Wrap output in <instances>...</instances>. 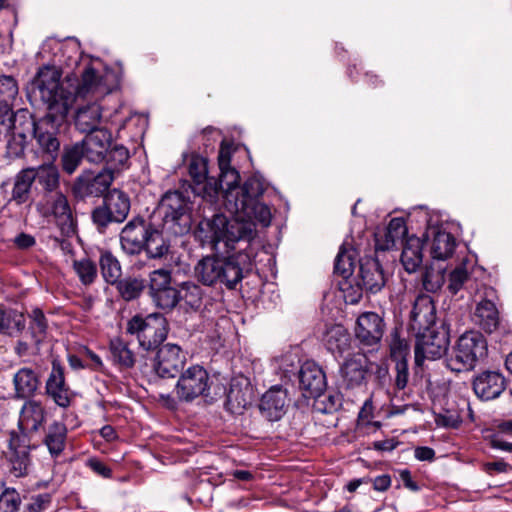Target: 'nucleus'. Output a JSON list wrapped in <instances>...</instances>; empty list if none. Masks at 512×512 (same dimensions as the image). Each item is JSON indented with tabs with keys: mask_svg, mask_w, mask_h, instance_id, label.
Returning a JSON list of instances; mask_svg holds the SVG:
<instances>
[{
	"mask_svg": "<svg viewBox=\"0 0 512 512\" xmlns=\"http://www.w3.org/2000/svg\"><path fill=\"white\" fill-rule=\"evenodd\" d=\"M253 233L251 223L228 221L224 214L202 220L197 230L202 245H208L225 256H206L199 260L194 268L196 279L206 286L220 285L228 290L236 289L244 277V270L251 266L249 247Z\"/></svg>",
	"mask_w": 512,
	"mask_h": 512,
	"instance_id": "obj_1",
	"label": "nucleus"
},
{
	"mask_svg": "<svg viewBox=\"0 0 512 512\" xmlns=\"http://www.w3.org/2000/svg\"><path fill=\"white\" fill-rule=\"evenodd\" d=\"M40 53L43 57L52 55L50 63L62 74L66 73L68 81L81 77L76 87L78 97L107 96L119 87L120 74L111 68H96L91 59L83 56L77 43L50 39L45 41Z\"/></svg>",
	"mask_w": 512,
	"mask_h": 512,
	"instance_id": "obj_2",
	"label": "nucleus"
},
{
	"mask_svg": "<svg viewBox=\"0 0 512 512\" xmlns=\"http://www.w3.org/2000/svg\"><path fill=\"white\" fill-rule=\"evenodd\" d=\"M62 73L50 62L39 68L32 84L38 90L41 100L47 105L48 112L61 111L69 112L75 98L78 97L76 89L70 91L60 83Z\"/></svg>",
	"mask_w": 512,
	"mask_h": 512,
	"instance_id": "obj_3",
	"label": "nucleus"
},
{
	"mask_svg": "<svg viewBox=\"0 0 512 512\" xmlns=\"http://www.w3.org/2000/svg\"><path fill=\"white\" fill-rule=\"evenodd\" d=\"M61 111L48 112L38 120L33 136L35 141V153L44 162H54L60 152V133L67 127V115L65 107Z\"/></svg>",
	"mask_w": 512,
	"mask_h": 512,
	"instance_id": "obj_4",
	"label": "nucleus"
},
{
	"mask_svg": "<svg viewBox=\"0 0 512 512\" xmlns=\"http://www.w3.org/2000/svg\"><path fill=\"white\" fill-rule=\"evenodd\" d=\"M488 354V344L484 335L478 331L462 334L447 355V368L453 372H469L483 361Z\"/></svg>",
	"mask_w": 512,
	"mask_h": 512,
	"instance_id": "obj_5",
	"label": "nucleus"
},
{
	"mask_svg": "<svg viewBox=\"0 0 512 512\" xmlns=\"http://www.w3.org/2000/svg\"><path fill=\"white\" fill-rule=\"evenodd\" d=\"M126 332L136 336L143 350L154 351L167 338V321L160 313H152L146 317L135 315L128 321Z\"/></svg>",
	"mask_w": 512,
	"mask_h": 512,
	"instance_id": "obj_6",
	"label": "nucleus"
},
{
	"mask_svg": "<svg viewBox=\"0 0 512 512\" xmlns=\"http://www.w3.org/2000/svg\"><path fill=\"white\" fill-rule=\"evenodd\" d=\"M163 227L175 236L184 235L191 228L189 201L180 191L166 192L159 204Z\"/></svg>",
	"mask_w": 512,
	"mask_h": 512,
	"instance_id": "obj_7",
	"label": "nucleus"
},
{
	"mask_svg": "<svg viewBox=\"0 0 512 512\" xmlns=\"http://www.w3.org/2000/svg\"><path fill=\"white\" fill-rule=\"evenodd\" d=\"M416 334L414 354L417 366H421L425 360H437L447 353L450 339L449 326L445 323Z\"/></svg>",
	"mask_w": 512,
	"mask_h": 512,
	"instance_id": "obj_8",
	"label": "nucleus"
},
{
	"mask_svg": "<svg viewBox=\"0 0 512 512\" xmlns=\"http://www.w3.org/2000/svg\"><path fill=\"white\" fill-rule=\"evenodd\" d=\"M148 289L152 302L159 309L171 311L181 301V291L173 284L169 269L159 268L150 272Z\"/></svg>",
	"mask_w": 512,
	"mask_h": 512,
	"instance_id": "obj_9",
	"label": "nucleus"
},
{
	"mask_svg": "<svg viewBox=\"0 0 512 512\" xmlns=\"http://www.w3.org/2000/svg\"><path fill=\"white\" fill-rule=\"evenodd\" d=\"M211 384L207 370L200 365H192L180 375L175 393L179 401L190 403L199 397L207 398L210 395Z\"/></svg>",
	"mask_w": 512,
	"mask_h": 512,
	"instance_id": "obj_10",
	"label": "nucleus"
},
{
	"mask_svg": "<svg viewBox=\"0 0 512 512\" xmlns=\"http://www.w3.org/2000/svg\"><path fill=\"white\" fill-rule=\"evenodd\" d=\"M5 459L10 475L16 478L28 475L31 458L29 438L26 433H17L15 431L10 433Z\"/></svg>",
	"mask_w": 512,
	"mask_h": 512,
	"instance_id": "obj_11",
	"label": "nucleus"
},
{
	"mask_svg": "<svg viewBox=\"0 0 512 512\" xmlns=\"http://www.w3.org/2000/svg\"><path fill=\"white\" fill-rule=\"evenodd\" d=\"M153 226L151 221L142 216H136L129 220L119 235L122 251L129 256L141 254Z\"/></svg>",
	"mask_w": 512,
	"mask_h": 512,
	"instance_id": "obj_12",
	"label": "nucleus"
},
{
	"mask_svg": "<svg viewBox=\"0 0 512 512\" xmlns=\"http://www.w3.org/2000/svg\"><path fill=\"white\" fill-rule=\"evenodd\" d=\"M114 180L110 170H101L97 174L86 172L80 175L74 185L73 194L76 198L100 197L107 192Z\"/></svg>",
	"mask_w": 512,
	"mask_h": 512,
	"instance_id": "obj_13",
	"label": "nucleus"
},
{
	"mask_svg": "<svg viewBox=\"0 0 512 512\" xmlns=\"http://www.w3.org/2000/svg\"><path fill=\"white\" fill-rule=\"evenodd\" d=\"M185 362L186 356L180 346L167 343L158 349L154 369L162 378H173L183 370Z\"/></svg>",
	"mask_w": 512,
	"mask_h": 512,
	"instance_id": "obj_14",
	"label": "nucleus"
},
{
	"mask_svg": "<svg viewBox=\"0 0 512 512\" xmlns=\"http://www.w3.org/2000/svg\"><path fill=\"white\" fill-rule=\"evenodd\" d=\"M384 321L375 312H364L356 321L355 337L364 347L377 346L384 333Z\"/></svg>",
	"mask_w": 512,
	"mask_h": 512,
	"instance_id": "obj_15",
	"label": "nucleus"
},
{
	"mask_svg": "<svg viewBox=\"0 0 512 512\" xmlns=\"http://www.w3.org/2000/svg\"><path fill=\"white\" fill-rule=\"evenodd\" d=\"M37 125L38 120H35L27 108H21L15 112L11 109L8 113L0 114V126L3 133H13L22 138H33Z\"/></svg>",
	"mask_w": 512,
	"mask_h": 512,
	"instance_id": "obj_16",
	"label": "nucleus"
},
{
	"mask_svg": "<svg viewBox=\"0 0 512 512\" xmlns=\"http://www.w3.org/2000/svg\"><path fill=\"white\" fill-rule=\"evenodd\" d=\"M105 96L96 97L89 94L85 98H91L92 101L87 102L77 108L74 116V124L76 129L85 134H90L99 131L103 107L99 103Z\"/></svg>",
	"mask_w": 512,
	"mask_h": 512,
	"instance_id": "obj_17",
	"label": "nucleus"
},
{
	"mask_svg": "<svg viewBox=\"0 0 512 512\" xmlns=\"http://www.w3.org/2000/svg\"><path fill=\"white\" fill-rule=\"evenodd\" d=\"M263 193V182L256 176L249 177L237 193L229 191L226 196L225 210L229 213H239V207H245L259 200Z\"/></svg>",
	"mask_w": 512,
	"mask_h": 512,
	"instance_id": "obj_18",
	"label": "nucleus"
},
{
	"mask_svg": "<svg viewBox=\"0 0 512 512\" xmlns=\"http://www.w3.org/2000/svg\"><path fill=\"white\" fill-rule=\"evenodd\" d=\"M46 395L61 407L68 408L72 401V392L66 384L64 368L58 361L52 362V369L45 384Z\"/></svg>",
	"mask_w": 512,
	"mask_h": 512,
	"instance_id": "obj_19",
	"label": "nucleus"
},
{
	"mask_svg": "<svg viewBox=\"0 0 512 512\" xmlns=\"http://www.w3.org/2000/svg\"><path fill=\"white\" fill-rule=\"evenodd\" d=\"M436 308L430 295L420 294L413 303L409 316V329L415 332H421L435 325Z\"/></svg>",
	"mask_w": 512,
	"mask_h": 512,
	"instance_id": "obj_20",
	"label": "nucleus"
},
{
	"mask_svg": "<svg viewBox=\"0 0 512 512\" xmlns=\"http://www.w3.org/2000/svg\"><path fill=\"white\" fill-rule=\"evenodd\" d=\"M340 374L343 385L348 389L364 385L369 375L368 358L361 353L351 355L341 365Z\"/></svg>",
	"mask_w": 512,
	"mask_h": 512,
	"instance_id": "obj_21",
	"label": "nucleus"
},
{
	"mask_svg": "<svg viewBox=\"0 0 512 512\" xmlns=\"http://www.w3.org/2000/svg\"><path fill=\"white\" fill-rule=\"evenodd\" d=\"M472 386L478 398L488 401L498 398L506 389L507 383L501 372L486 370L474 377Z\"/></svg>",
	"mask_w": 512,
	"mask_h": 512,
	"instance_id": "obj_22",
	"label": "nucleus"
},
{
	"mask_svg": "<svg viewBox=\"0 0 512 512\" xmlns=\"http://www.w3.org/2000/svg\"><path fill=\"white\" fill-rule=\"evenodd\" d=\"M363 285L365 292L376 294L385 286L386 278L378 259L366 256L359 260L357 280Z\"/></svg>",
	"mask_w": 512,
	"mask_h": 512,
	"instance_id": "obj_23",
	"label": "nucleus"
},
{
	"mask_svg": "<svg viewBox=\"0 0 512 512\" xmlns=\"http://www.w3.org/2000/svg\"><path fill=\"white\" fill-rule=\"evenodd\" d=\"M112 142V134L108 129H100L86 136L78 144L83 149L85 159L90 163L100 164Z\"/></svg>",
	"mask_w": 512,
	"mask_h": 512,
	"instance_id": "obj_24",
	"label": "nucleus"
},
{
	"mask_svg": "<svg viewBox=\"0 0 512 512\" xmlns=\"http://www.w3.org/2000/svg\"><path fill=\"white\" fill-rule=\"evenodd\" d=\"M327 386L326 375L314 361H306L299 370V387L304 396L312 398L324 392Z\"/></svg>",
	"mask_w": 512,
	"mask_h": 512,
	"instance_id": "obj_25",
	"label": "nucleus"
},
{
	"mask_svg": "<svg viewBox=\"0 0 512 512\" xmlns=\"http://www.w3.org/2000/svg\"><path fill=\"white\" fill-rule=\"evenodd\" d=\"M425 240H431L430 253L433 259L450 258L456 247L455 237L442 226H429L424 233Z\"/></svg>",
	"mask_w": 512,
	"mask_h": 512,
	"instance_id": "obj_26",
	"label": "nucleus"
},
{
	"mask_svg": "<svg viewBox=\"0 0 512 512\" xmlns=\"http://www.w3.org/2000/svg\"><path fill=\"white\" fill-rule=\"evenodd\" d=\"M287 391L281 386H272L266 391L259 404L263 417L273 422L280 420L286 413Z\"/></svg>",
	"mask_w": 512,
	"mask_h": 512,
	"instance_id": "obj_27",
	"label": "nucleus"
},
{
	"mask_svg": "<svg viewBox=\"0 0 512 512\" xmlns=\"http://www.w3.org/2000/svg\"><path fill=\"white\" fill-rule=\"evenodd\" d=\"M47 411L41 401L28 399L24 402L18 420L21 433L37 432L46 421Z\"/></svg>",
	"mask_w": 512,
	"mask_h": 512,
	"instance_id": "obj_28",
	"label": "nucleus"
},
{
	"mask_svg": "<svg viewBox=\"0 0 512 512\" xmlns=\"http://www.w3.org/2000/svg\"><path fill=\"white\" fill-rule=\"evenodd\" d=\"M407 234L408 229L404 218H392L383 234H375L376 250L388 251L394 249L398 243L404 244Z\"/></svg>",
	"mask_w": 512,
	"mask_h": 512,
	"instance_id": "obj_29",
	"label": "nucleus"
},
{
	"mask_svg": "<svg viewBox=\"0 0 512 512\" xmlns=\"http://www.w3.org/2000/svg\"><path fill=\"white\" fill-rule=\"evenodd\" d=\"M51 212L61 234L70 237L76 232V224L67 197L57 192L52 203Z\"/></svg>",
	"mask_w": 512,
	"mask_h": 512,
	"instance_id": "obj_30",
	"label": "nucleus"
},
{
	"mask_svg": "<svg viewBox=\"0 0 512 512\" xmlns=\"http://www.w3.org/2000/svg\"><path fill=\"white\" fill-rule=\"evenodd\" d=\"M231 218L228 221L237 220L240 222H249L254 227L253 238L256 236V224L259 222L262 226L267 227L271 223L272 214L270 208L259 200L251 202L245 207H239V213H230Z\"/></svg>",
	"mask_w": 512,
	"mask_h": 512,
	"instance_id": "obj_31",
	"label": "nucleus"
},
{
	"mask_svg": "<svg viewBox=\"0 0 512 512\" xmlns=\"http://www.w3.org/2000/svg\"><path fill=\"white\" fill-rule=\"evenodd\" d=\"M323 343L326 349L338 358L350 349L351 337L344 326L336 324L326 329Z\"/></svg>",
	"mask_w": 512,
	"mask_h": 512,
	"instance_id": "obj_32",
	"label": "nucleus"
},
{
	"mask_svg": "<svg viewBox=\"0 0 512 512\" xmlns=\"http://www.w3.org/2000/svg\"><path fill=\"white\" fill-rule=\"evenodd\" d=\"M67 434V426L61 421L54 420L48 425L42 442L52 458H57L65 450Z\"/></svg>",
	"mask_w": 512,
	"mask_h": 512,
	"instance_id": "obj_33",
	"label": "nucleus"
},
{
	"mask_svg": "<svg viewBox=\"0 0 512 512\" xmlns=\"http://www.w3.org/2000/svg\"><path fill=\"white\" fill-rule=\"evenodd\" d=\"M472 319L485 332H494L499 325V312L495 303L488 299L481 300L476 305Z\"/></svg>",
	"mask_w": 512,
	"mask_h": 512,
	"instance_id": "obj_34",
	"label": "nucleus"
},
{
	"mask_svg": "<svg viewBox=\"0 0 512 512\" xmlns=\"http://www.w3.org/2000/svg\"><path fill=\"white\" fill-rule=\"evenodd\" d=\"M423 241L414 235L408 236L403 244L401 263L408 273L416 272L423 261Z\"/></svg>",
	"mask_w": 512,
	"mask_h": 512,
	"instance_id": "obj_35",
	"label": "nucleus"
},
{
	"mask_svg": "<svg viewBox=\"0 0 512 512\" xmlns=\"http://www.w3.org/2000/svg\"><path fill=\"white\" fill-rule=\"evenodd\" d=\"M31 173V168H25L15 175L9 202H13L16 205L31 202V189L33 185V176Z\"/></svg>",
	"mask_w": 512,
	"mask_h": 512,
	"instance_id": "obj_36",
	"label": "nucleus"
},
{
	"mask_svg": "<svg viewBox=\"0 0 512 512\" xmlns=\"http://www.w3.org/2000/svg\"><path fill=\"white\" fill-rule=\"evenodd\" d=\"M109 352L112 363L120 369H131L136 362L135 353L130 349L129 343L121 337H114L109 341Z\"/></svg>",
	"mask_w": 512,
	"mask_h": 512,
	"instance_id": "obj_37",
	"label": "nucleus"
},
{
	"mask_svg": "<svg viewBox=\"0 0 512 512\" xmlns=\"http://www.w3.org/2000/svg\"><path fill=\"white\" fill-rule=\"evenodd\" d=\"M15 397L19 399L29 398L34 395L39 386L36 372L31 368L19 369L13 378Z\"/></svg>",
	"mask_w": 512,
	"mask_h": 512,
	"instance_id": "obj_38",
	"label": "nucleus"
},
{
	"mask_svg": "<svg viewBox=\"0 0 512 512\" xmlns=\"http://www.w3.org/2000/svg\"><path fill=\"white\" fill-rule=\"evenodd\" d=\"M31 170L33 182L37 181L45 192L52 193L58 190L60 174L54 162H47V164H42L37 168H31Z\"/></svg>",
	"mask_w": 512,
	"mask_h": 512,
	"instance_id": "obj_39",
	"label": "nucleus"
},
{
	"mask_svg": "<svg viewBox=\"0 0 512 512\" xmlns=\"http://www.w3.org/2000/svg\"><path fill=\"white\" fill-rule=\"evenodd\" d=\"M26 326L23 313L0 305V334L17 336Z\"/></svg>",
	"mask_w": 512,
	"mask_h": 512,
	"instance_id": "obj_40",
	"label": "nucleus"
},
{
	"mask_svg": "<svg viewBox=\"0 0 512 512\" xmlns=\"http://www.w3.org/2000/svg\"><path fill=\"white\" fill-rule=\"evenodd\" d=\"M104 203L113 215L114 222L122 223L130 211V198L120 190L114 189L106 196Z\"/></svg>",
	"mask_w": 512,
	"mask_h": 512,
	"instance_id": "obj_41",
	"label": "nucleus"
},
{
	"mask_svg": "<svg viewBox=\"0 0 512 512\" xmlns=\"http://www.w3.org/2000/svg\"><path fill=\"white\" fill-rule=\"evenodd\" d=\"M169 251L170 242L164 238L162 231L154 225L149 232L143 252L146 253L149 259H162Z\"/></svg>",
	"mask_w": 512,
	"mask_h": 512,
	"instance_id": "obj_42",
	"label": "nucleus"
},
{
	"mask_svg": "<svg viewBox=\"0 0 512 512\" xmlns=\"http://www.w3.org/2000/svg\"><path fill=\"white\" fill-rule=\"evenodd\" d=\"M130 152L122 144H110L108 152L105 154V168L103 170H110L112 175L114 172H120L129 167Z\"/></svg>",
	"mask_w": 512,
	"mask_h": 512,
	"instance_id": "obj_43",
	"label": "nucleus"
},
{
	"mask_svg": "<svg viewBox=\"0 0 512 512\" xmlns=\"http://www.w3.org/2000/svg\"><path fill=\"white\" fill-rule=\"evenodd\" d=\"M113 286L121 298L127 302L138 299L145 290L147 283L144 278L128 276L120 278Z\"/></svg>",
	"mask_w": 512,
	"mask_h": 512,
	"instance_id": "obj_44",
	"label": "nucleus"
},
{
	"mask_svg": "<svg viewBox=\"0 0 512 512\" xmlns=\"http://www.w3.org/2000/svg\"><path fill=\"white\" fill-rule=\"evenodd\" d=\"M18 92V83L13 76H0V114L8 113L13 109V104Z\"/></svg>",
	"mask_w": 512,
	"mask_h": 512,
	"instance_id": "obj_45",
	"label": "nucleus"
},
{
	"mask_svg": "<svg viewBox=\"0 0 512 512\" xmlns=\"http://www.w3.org/2000/svg\"><path fill=\"white\" fill-rule=\"evenodd\" d=\"M471 262L465 258L458 264L448 276L447 289L452 295H456L470 281Z\"/></svg>",
	"mask_w": 512,
	"mask_h": 512,
	"instance_id": "obj_46",
	"label": "nucleus"
},
{
	"mask_svg": "<svg viewBox=\"0 0 512 512\" xmlns=\"http://www.w3.org/2000/svg\"><path fill=\"white\" fill-rule=\"evenodd\" d=\"M99 264L104 280L114 285L122 275V267L119 260L110 251H103L100 255Z\"/></svg>",
	"mask_w": 512,
	"mask_h": 512,
	"instance_id": "obj_47",
	"label": "nucleus"
},
{
	"mask_svg": "<svg viewBox=\"0 0 512 512\" xmlns=\"http://www.w3.org/2000/svg\"><path fill=\"white\" fill-rule=\"evenodd\" d=\"M30 319L29 332L35 345H40L47 336L48 321L43 311L40 308H34L28 314Z\"/></svg>",
	"mask_w": 512,
	"mask_h": 512,
	"instance_id": "obj_48",
	"label": "nucleus"
},
{
	"mask_svg": "<svg viewBox=\"0 0 512 512\" xmlns=\"http://www.w3.org/2000/svg\"><path fill=\"white\" fill-rule=\"evenodd\" d=\"M85 159L83 149L77 143L67 146L64 148L62 156H61V165L62 170L68 175L73 174L82 160Z\"/></svg>",
	"mask_w": 512,
	"mask_h": 512,
	"instance_id": "obj_49",
	"label": "nucleus"
},
{
	"mask_svg": "<svg viewBox=\"0 0 512 512\" xmlns=\"http://www.w3.org/2000/svg\"><path fill=\"white\" fill-rule=\"evenodd\" d=\"M356 251L341 246L335 258L334 270L344 278L352 275L356 264Z\"/></svg>",
	"mask_w": 512,
	"mask_h": 512,
	"instance_id": "obj_50",
	"label": "nucleus"
},
{
	"mask_svg": "<svg viewBox=\"0 0 512 512\" xmlns=\"http://www.w3.org/2000/svg\"><path fill=\"white\" fill-rule=\"evenodd\" d=\"M314 409L323 414H332L342 406V396L338 392H321L319 396H313Z\"/></svg>",
	"mask_w": 512,
	"mask_h": 512,
	"instance_id": "obj_51",
	"label": "nucleus"
},
{
	"mask_svg": "<svg viewBox=\"0 0 512 512\" xmlns=\"http://www.w3.org/2000/svg\"><path fill=\"white\" fill-rule=\"evenodd\" d=\"M73 269L84 286L93 284L98 277L96 264L87 257L74 260Z\"/></svg>",
	"mask_w": 512,
	"mask_h": 512,
	"instance_id": "obj_52",
	"label": "nucleus"
},
{
	"mask_svg": "<svg viewBox=\"0 0 512 512\" xmlns=\"http://www.w3.org/2000/svg\"><path fill=\"white\" fill-rule=\"evenodd\" d=\"M179 290L181 291V300L189 308L198 310L202 306L204 293L199 285L187 281L181 284V289Z\"/></svg>",
	"mask_w": 512,
	"mask_h": 512,
	"instance_id": "obj_53",
	"label": "nucleus"
},
{
	"mask_svg": "<svg viewBox=\"0 0 512 512\" xmlns=\"http://www.w3.org/2000/svg\"><path fill=\"white\" fill-rule=\"evenodd\" d=\"M219 186L223 188V202L222 205L225 207L226 196L229 191L238 192L240 186H238L240 175L234 168L224 169L219 174Z\"/></svg>",
	"mask_w": 512,
	"mask_h": 512,
	"instance_id": "obj_54",
	"label": "nucleus"
},
{
	"mask_svg": "<svg viewBox=\"0 0 512 512\" xmlns=\"http://www.w3.org/2000/svg\"><path fill=\"white\" fill-rule=\"evenodd\" d=\"M410 355V346L408 342L400 338L397 333L392 336L390 343V357L394 362L408 361Z\"/></svg>",
	"mask_w": 512,
	"mask_h": 512,
	"instance_id": "obj_55",
	"label": "nucleus"
},
{
	"mask_svg": "<svg viewBox=\"0 0 512 512\" xmlns=\"http://www.w3.org/2000/svg\"><path fill=\"white\" fill-rule=\"evenodd\" d=\"M21 504L20 494L14 488H6L0 495V512H17Z\"/></svg>",
	"mask_w": 512,
	"mask_h": 512,
	"instance_id": "obj_56",
	"label": "nucleus"
},
{
	"mask_svg": "<svg viewBox=\"0 0 512 512\" xmlns=\"http://www.w3.org/2000/svg\"><path fill=\"white\" fill-rule=\"evenodd\" d=\"M8 136L7 139V154L12 158L21 157L24 154V150L28 143V138L13 133H4Z\"/></svg>",
	"mask_w": 512,
	"mask_h": 512,
	"instance_id": "obj_57",
	"label": "nucleus"
},
{
	"mask_svg": "<svg viewBox=\"0 0 512 512\" xmlns=\"http://www.w3.org/2000/svg\"><path fill=\"white\" fill-rule=\"evenodd\" d=\"M52 496L49 493L37 494L31 497L22 512H43L50 506Z\"/></svg>",
	"mask_w": 512,
	"mask_h": 512,
	"instance_id": "obj_58",
	"label": "nucleus"
},
{
	"mask_svg": "<svg viewBox=\"0 0 512 512\" xmlns=\"http://www.w3.org/2000/svg\"><path fill=\"white\" fill-rule=\"evenodd\" d=\"M92 220L98 227L99 231H104L105 228L112 222H114L113 215L107 209L106 204L95 208L92 212Z\"/></svg>",
	"mask_w": 512,
	"mask_h": 512,
	"instance_id": "obj_59",
	"label": "nucleus"
},
{
	"mask_svg": "<svg viewBox=\"0 0 512 512\" xmlns=\"http://www.w3.org/2000/svg\"><path fill=\"white\" fill-rule=\"evenodd\" d=\"M394 386L398 390L406 388L409 381L408 361L395 362Z\"/></svg>",
	"mask_w": 512,
	"mask_h": 512,
	"instance_id": "obj_60",
	"label": "nucleus"
},
{
	"mask_svg": "<svg viewBox=\"0 0 512 512\" xmlns=\"http://www.w3.org/2000/svg\"><path fill=\"white\" fill-rule=\"evenodd\" d=\"M369 374L374 375L379 385L384 386L390 381L389 368L385 363H373L369 361Z\"/></svg>",
	"mask_w": 512,
	"mask_h": 512,
	"instance_id": "obj_61",
	"label": "nucleus"
},
{
	"mask_svg": "<svg viewBox=\"0 0 512 512\" xmlns=\"http://www.w3.org/2000/svg\"><path fill=\"white\" fill-rule=\"evenodd\" d=\"M203 193L204 197L209 198V201H214L220 193H223L222 186H219V180L215 178H206L203 180Z\"/></svg>",
	"mask_w": 512,
	"mask_h": 512,
	"instance_id": "obj_62",
	"label": "nucleus"
},
{
	"mask_svg": "<svg viewBox=\"0 0 512 512\" xmlns=\"http://www.w3.org/2000/svg\"><path fill=\"white\" fill-rule=\"evenodd\" d=\"M444 277L439 273L426 271L423 276V286L428 292H436L443 285Z\"/></svg>",
	"mask_w": 512,
	"mask_h": 512,
	"instance_id": "obj_63",
	"label": "nucleus"
},
{
	"mask_svg": "<svg viewBox=\"0 0 512 512\" xmlns=\"http://www.w3.org/2000/svg\"><path fill=\"white\" fill-rule=\"evenodd\" d=\"M344 298L345 301L349 304H357L363 296V292L365 291L363 285H361L358 281L356 284H349V287L344 288Z\"/></svg>",
	"mask_w": 512,
	"mask_h": 512,
	"instance_id": "obj_64",
	"label": "nucleus"
}]
</instances>
